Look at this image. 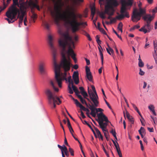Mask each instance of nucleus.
<instances>
[{
  "mask_svg": "<svg viewBox=\"0 0 157 157\" xmlns=\"http://www.w3.org/2000/svg\"><path fill=\"white\" fill-rule=\"evenodd\" d=\"M58 32L60 36L58 40L59 46L61 50L62 60L61 65L57 64L56 57V53L53 44V38L52 36L49 35L48 36V42L51 48L53 50V61L55 73V79L59 87H61L62 82L64 80L68 81L69 84H74L69 76L67 79L66 78L67 75V71L70 70V67L72 65L71 63V59L70 57L73 59L75 63H76L77 60L76 58V54L71 47V43L73 47L74 48V43L67 31H64L63 29L59 28Z\"/></svg>",
  "mask_w": 157,
  "mask_h": 157,
  "instance_id": "obj_1",
  "label": "nucleus"
},
{
  "mask_svg": "<svg viewBox=\"0 0 157 157\" xmlns=\"http://www.w3.org/2000/svg\"><path fill=\"white\" fill-rule=\"evenodd\" d=\"M63 5V3L62 2V0H58V4L54 6L53 10H51V14L53 18L54 21L56 24L59 25V24L60 19H61L64 22L65 24L67 23V20L69 15L73 13L76 16V19L78 20V18L81 19L82 17V15L80 14L76 13L75 12V9L73 7H70L68 6L66 12L63 14L59 17L60 9Z\"/></svg>",
  "mask_w": 157,
  "mask_h": 157,
  "instance_id": "obj_2",
  "label": "nucleus"
},
{
  "mask_svg": "<svg viewBox=\"0 0 157 157\" xmlns=\"http://www.w3.org/2000/svg\"><path fill=\"white\" fill-rule=\"evenodd\" d=\"M151 16L150 14L147 13L146 7L135 8L133 12L132 20L133 21L136 22L140 20L141 17L144 20H146L147 18L150 20Z\"/></svg>",
  "mask_w": 157,
  "mask_h": 157,
  "instance_id": "obj_3",
  "label": "nucleus"
},
{
  "mask_svg": "<svg viewBox=\"0 0 157 157\" xmlns=\"http://www.w3.org/2000/svg\"><path fill=\"white\" fill-rule=\"evenodd\" d=\"M71 13V15L68 16L67 23L65 24V25L66 26H70L72 32L74 33L79 30V26L84 25V22H79L78 20H76L75 14L73 13Z\"/></svg>",
  "mask_w": 157,
  "mask_h": 157,
  "instance_id": "obj_4",
  "label": "nucleus"
},
{
  "mask_svg": "<svg viewBox=\"0 0 157 157\" xmlns=\"http://www.w3.org/2000/svg\"><path fill=\"white\" fill-rule=\"evenodd\" d=\"M45 93L47 97L48 104L51 105H52L54 108H55L56 107V103L59 105L61 103L60 99L53 94L49 89H47Z\"/></svg>",
  "mask_w": 157,
  "mask_h": 157,
  "instance_id": "obj_5",
  "label": "nucleus"
},
{
  "mask_svg": "<svg viewBox=\"0 0 157 157\" xmlns=\"http://www.w3.org/2000/svg\"><path fill=\"white\" fill-rule=\"evenodd\" d=\"M19 9L13 6L6 12V15L8 18H5V20L7 21L9 24L13 22L15 20H13V19L16 18L18 13L19 14Z\"/></svg>",
  "mask_w": 157,
  "mask_h": 157,
  "instance_id": "obj_6",
  "label": "nucleus"
},
{
  "mask_svg": "<svg viewBox=\"0 0 157 157\" xmlns=\"http://www.w3.org/2000/svg\"><path fill=\"white\" fill-rule=\"evenodd\" d=\"M98 121L100 127L103 132H107L106 129L107 125V123L109 122L107 117L103 113L101 112L98 114Z\"/></svg>",
  "mask_w": 157,
  "mask_h": 157,
  "instance_id": "obj_7",
  "label": "nucleus"
},
{
  "mask_svg": "<svg viewBox=\"0 0 157 157\" xmlns=\"http://www.w3.org/2000/svg\"><path fill=\"white\" fill-rule=\"evenodd\" d=\"M121 7L120 12L121 14L116 17L117 19L121 20L125 17H128V14L127 12V7L128 6V0H121Z\"/></svg>",
  "mask_w": 157,
  "mask_h": 157,
  "instance_id": "obj_8",
  "label": "nucleus"
},
{
  "mask_svg": "<svg viewBox=\"0 0 157 157\" xmlns=\"http://www.w3.org/2000/svg\"><path fill=\"white\" fill-rule=\"evenodd\" d=\"M105 13L109 15L107 18L110 20L112 18L111 16L114 14V10L113 9V7H112L111 4L109 2H108L107 5H106L105 6Z\"/></svg>",
  "mask_w": 157,
  "mask_h": 157,
  "instance_id": "obj_9",
  "label": "nucleus"
},
{
  "mask_svg": "<svg viewBox=\"0 0 157 157\" xmlns=\"http://www.w3.org/2000/svg\"><path fill=\"white\" fill-rule=\"evenodd\" d=\"M92 89L94 91V92H90L89 90V87L88 88V93L89 95V97L90 99L92 102L96 101L97 100H98V97L96 92L95 87L93 85L91 86Z\"/></svg>",
  "mask_w": 157,
  "mask_h": 157,
  "instance_id": "obj_10",
  "label": "nucleus"
},
{
  "mask_svg": "<svg viewBox=\"0 0 157 157\" xmlns=\"http://www.w3.org/2000/svg\"><path fill=\"white\" fill-rule=\"evenodd\" d=\"M94 104H91L92 105L89 104V109L91 110V113L90 114L94 117H95L96 116V107L98 106L99 104V102L98 100H97L96 101H94V102H92Z\"/></svg>",
  "mask_w": 157,
  "mask_h": 157,
  "instance_id": "obj_11",
  "label": "nucleus"
},
{
  "mask_svg": "<svg viewBox=\"0 0 157 157\" xmlns=\"http://www.w3.org/2000/svg\"><path fill=\"white\" fill-rule=\"evenodd\" d=\"M79 73L78 71H75L74 72L72 75V78L75 84H78L79 82Z\"/></svg>",
  "mask_w": 157,
  "mask_h": 157,
  "instance_id": "obj_12",
  "label": "nucleus"
},
{
  "mask_svg": "<svg viewBox=\"0 0 157 157\" xmlns=\"http://www.w3.org/2000/svg\"><path fill=\"white\" fill-rule=\"evenodd\" d=\"M45 66V63L43 62H40L39 66V69L40 72L41 74L45 72L44 67Z\"/></svg>",
  "mask_w": 157,
  "mask_h": 157,
  "instance_id": "obj_13",
  "label": "nucleus"
},
{
  "mask_svg": "<svg viewBox=\"0 0 157 157\" xmlns=\"http://www.w3.org/2000/svg\"><path fill=\"white\" fill-rule=\"evenodd\" d=\"M150 20H149L148 18H147L146 20H144L146 21L147 24L144 26L145 27H146V28L148 29V30H150V23L151 21L152 20L153 17L152 16L150 17Z\"/></svg>",
  "mask_w": 157,
  "mask_h": 157,
  "instance_id": "obj_14",
  "label": "nucleus"
},
{
  "mask_svg": "<svg viewBox=\"0 0 157 157\" xmlns=\"http://www.w3.org/2000/svg\"><path fill=\"white\" fill-rule=\"evenodd\" d=\"M29 5L32 9H33L34 8H36L38 10H40V8L39 6L36 3L33 2H31L29 3Z\"/></svg>",
  "mask_w": 157,
  "mask_h": 157,
  "instance_id": "obj_15",
  "label": "nucleus"
},
{
  "mask_svg": "<svg viewBox=\"0 0 157 157\" xmlns=\"http://www.w3.org/2000/svg\"><path fill=\"white\" fill-rule=\"evenodd\" d=\"M98 48L99 50L100 55L101 56V64L102 65L103 64V55L102 52L103 51L102 48L100 45H99V46H98Z\"/></svg>",
  "mask_w": 157,
  "mask_h": 157,
  "instance_id": "obj_16",
  "label": "nucleus"
},
{
  "mask_svg": "<svg viewBox=\"0 0 157 157\" xmlns=\"http://www.w3.org/2000/svg\"><path fill=\"white\" fill-rule=\"evenodd\" d=\"M107 3L106 5H108V2H109L111 4L112 7H116L117 6L118 4L116 0H107Z\"/></svg>",
  "mask_w": 157,
  "mask_h": 157,
  "instance_id": "obj_17",
  "label": "nucleus"
},
{
  "mask_svg": "<svg viewBox=\"0 0 157 157\" xmlns=\"http://www.w3.org/2000/svg\"><path fill=\"white\" fill-rule=\"evenodd\" d=\"M81 94L83 95L84 98L86 99L91 104H92V102H91L92 101L91 100H90L89 98H87V97L88 96V95L86 91H83V92H81Z\"/></svg>",
  "mask_w": 157,
  "mask_h": 157,
  "instance_id": "obj_18",
  "label": "nucleus"
},
{
  "mask_svg": "<svg viewBox=\"0 0 157 157\" xmlns=\"http://www.w3.org/2000/svg\"><path fill=\"white\" fill-rule=\"evenodd\" d=\"M78 98L79 99L81 102L82 104H85L86 105L87 107H88L89 104H88L86 103V100L83 98L82 97V96L81 95H78Z\"/></svg>",
  "mask_w": 157,
  "mask_h": 157,
  "instance_id": "obj_19",
  "label": "nucleus"
},
{
  "mask_svg": "<svg viewBox=\"0 0 157 157\" xmlns=\"http://www.w3.org/2000/svg\"><path fill=\"white\" fill-rule=\"evenodd\" d=\"M128 121L131 123V125H130V127H132V124H134V119L133 117L130 116L128 113Z\"/></svg>",
  "mask_w": 157,
  "mask_h": 157,
  "instance_id": "obj_20",
  "label": "nucleus"
},
{
  "mask_svg": "<svg viewBox=\"0 0 157 157\" xmlns=\"http://www.w3.org/2000/svg\"><path fill=\"white\" fill-rule=\"evenodd\" d=\"M72 85V87L73 89V90H74V92L75 93L77 97H78V95H80V94H79V90H78V89L77 87L76 86H74V84H72V85Z\"/></svg>",
  "mask_w": 157,
  "mask_h": 157,
  "instance_id": "obj_21",
  "label": "nucleus"
},
{
  "mask_svg": "<svg viewBox=\"0 0 157 157\" xmlns=\"http://www.w3.org/2000/svg\"><path fill=\"white\" fill-rule=\"evenodd\" d=\"M94 129L98 136L100 137V139L102 140H103V137L102 135L101 134L100 132L97 128L94 127Z\"/></svg>",
  "mask_w": 157,
  "mask_h": 157,
  "instance_id": "obj_22",
  "label": "nucleus"
},
{
  "mask_svg": "<svg viewBox=\"0 0 157 157\" xmlns=\"http://www.w3.org/2000/svg\"><path fill=\"white\" fill-rule=\"evenodd\" d=\"M148 108L152 112L153 114L155 116L156 115V113L155 110V107L153 105H150L148 106Z\"/></svg>",
  "mask_w": 157,
  "mask_h": 157,
  "instance_id": "obj_23",
  "label": "nucleus"
},
{
  "mask_svg": "<svg viewBox=\"0 0 157 157\" xmlns=\"http://www.w3.org/2000/svg\"><path fill=\"white\" fill-rule=\"evenodd\" d=\"M20 8L21 12H25V10L26 9L25 6L23 4H21L20 5H19V7Z\"/></svg>",
  "mask_w": 157,
  "mask_h": 157,
  "instance_id": "obj_24",
  "label": "nucleus"
},
{
  "mask_svg": "<svg viewBox=\"0 0 157 157\" xmlns=\"http://www.w3.org/2000/svg\"><path fill=\"white\" fill-rule=\"evenodd\" d=\"M78 107H79L81 109H82L85 111H86V112H90V111L89 109H88L86 108L85 107L83 106L81 103L78 106Z\"/></svg>",
  "mask_w": 157,
  "mask_h": 157,
  "instance_id": "obj_25",
  "label": "nucleus"
},
{
  "mask_svg": "<svg viewBox=\"0 0 157 157\" xmlns=\"http://www.w3.org/2000/svg\"><path fill=\"white\" fill-rule=\"evenodd\" d=\"M86 77L90 81H92L93 79V76L91 73L86 74Z\"/></svg>",
  "mask_w": 157,
  "mask_h": 157,
  "instance_id": "obj_26",
  "label": "nucleus"
},
{
  "mask_svg": "<svg viewBox=\"0 0 157 157\" xmlns=\"http://www.w3.org/2000/svg\"><path fill=\"white\" fill-rule=\"evenodd\" d=\"M50 84L52 86L54 90L57 92L59 90V89L57 88H56L54 86V84L52 81L51 80L50 81Z\"/></svg>",
  "mask_w": 157,
  "mask_h": 157,
  "instance_id": "obj_27",
  "label": "nucleus"
},
{
  "mask_svg": "<svg viewBox=\"0 0 157 157\" xmlns=\"http://www.w3.org/2000/svg\"><path fill=\"white\" fill-rule=\"evenodd\" d=\"M91 15H92V18L93 19V17L95 14V9L94 7H92L91 8Z\"/></svg>",
  "mask_w": 157,
  "mask_h": 157,
  "instance_id": "obj_28",
  "label": "nucleus"
},
{
  "mask_svg": "<svg viewBox=\"0 0 157 157\" xmlns=\"http://www.w3.org/2000/svg\"><path fill=\"white\" fill-rule=\"evenodd\" d=\"M71 99L75 101L76 106L78 107L80 105V103L78 101L77 99H75L73 97H71Z\"/></svg>",
  "mask_w": 157,
  "mask_h": 157,
  "instance_id": "obj_29",
  "label": "nucleus"
},
{
  "mask_svg": "<svg viewBox=\"0 0 157 157\" xmlns=\"http://www.w3.org/2000/svg\"><path fill=\"white\" fill-rule=\"evenodd\" d=\"M25 12H21V15L20 16H19V15L18 16L19 17V19L20 20H23L25 14Z\"/></svg>",
  "mask_w": 157,
  "mask_h": 157,
  "instance_id": "obj_30",
  "label": "nucleus"
},
{
  "mask_svg": "<svg viewBox=\"0 0 157 157\" xmlns=\"http://www.w3.org/2000/svg\"><path fill=\"white\" fill-rule=\"evenodd\" d=\"M63 151L64 153H65V154L66 156L67 157L69 156V154L68 151L66 147H65Z\"/></svg>",
  "mask_w": 157,
  "mask_h": 157,
  "instance_id": "obj_31",
  "label": "nucleus"
},
{
  "mask_svg": "<svg viewBox=\"0 0 157 157\" xmlns=\"http://www.w3.org/2000/svg\"><path fill=\"white\" fill-rule=\"evenodd\" d=\"M125 111H123V113L124 118L126 120L128 119V111L125 108Z\"/></svg>",
  "mask_w": 157,
  "mask_h": 157,
  "instance_id": "obj_32",
  "label": "nucleus"
},
{
  "mask_svg": "<svg viewBox=\"0 0 157 157\" xmlns=\"http://www.w3.org/2000/svg\"><path fill=\"white\" fill-rule=\"evenodd\" d=\"M43 25L47 29H49L50 28L49 25L46 22H43Z\"/></svg>",
  "mask_w": 157,
  "mask_h": 157,
  "instance_id": "obj_33",
  "label": "nucleus"
},
{
  "mask_svg": "<svg viewBox=\"0 0 157 157\" xmlns=\"http://www.w3.org/2000/svg\"><path fill=\"white\" fill-rule=\"evenodd\" d=\"M123 26L121 22H120L118 25L117 29L119 30L121 32H122V27Z\"/></svg>",
  "mask_w": 157,
  "mask_h": 157,
  "instance_id": "obj_34",
  "label": "nucleus"
},
{
  "mask_svg": "<svg viewBox=\"0 0 157 157\" xmlns=\"http://www.w3.org/2000/svg\"><path fill=\"white\" fill-rule=\"evenodd\" d=\"M112 141L113 142L116 149L119 147V144L117 141H115L113 140H112Z\"/></svg>",
  "mask_w": 157,
  "mask_h": 157,
  "instance_id": "obj_35",
  "label": "nucleus"
},
{
  "mask_svg": "<svg viewBox=\"0 0 157 157\" xmlns=\"http://www.w3.org/2000/svg\"><path fill=\"white\" fill-rule=\"evenodd\" d=\"M70 85H71L70 84H69L68 85V90L69 91V93L70 94H73V92L70 86Z\"/></svg>",
  "mask_w": 157,
  "mask_h": 157,
  "instance_id": "obj_36",
  "label": "nucleus"
},
{
  "mask_svg": "<svg viewBox=\"0 0 157 157\" xmlns=\"http://www.w3.org/2000/svg\"><path fill=\"white\" fill-rule=\"evenodd\" d=\"M116 150L119 157H122V154L120 150V147L116 149Z\"/></svg>",
  "mask_w": 157,
  "mask_h": 157,
  "instance_id": "obj_37",
  "label": "nucleus"
},
{
  "mask_svg": "<svg viewBox=\"0 0 157 157\" xmlns=\"http://www.w3.org/2000/svg\"><path fill=\"white\" fill-rule=\"evenodd\" d=\"M69 151L70 152L71 155L72 156L74 155V151L70 147L68 149Z\"/></svg>",
  "mask_w": 157,
  "mask_h": 157,
  "instance_id": "obj_38",
  "label": "nucleus"
},
{
  "mask_svg": "<svg viewBox=\"0 0 157 157\" xmlns=\"http://www.w3.org/2000/svg\"><path fill=\"white\" fill-rule=\"evenodd\" d=\"M138 65L140 67H144V63L142 62V60L139 61Z\"/></svg>",
  "mask_w": 157,
  "mask_h": 157,
  "instance_id": "obj_39",
  "label": "nucleus"
},
{
  "mask_svg": "<svg viewBox=\"0 0 157 157\" xmlns=\"http://www.w3.org/2000/svg\"><path fill=\"white\" fill-rule=\"evenodd\" d=\"M84 35L88 38V39L90 41H91L92 40L90 35L86 32H85Z\"/></svg>",
  "mask_w": 157,
  "mask_h": 157,
  "instance_id": "obj_40",
  "label": "nucleus"
},
{
  "mask_svg": "<svg viewBox=\"0 0 157 157\" xmlns=\"http://www.w3.org/2000/svg\"><path fill=\"white\" fill-rule=\"evenodd\" d=\"M72 2L74 3H76L77 2H83L84 0H71Z\"/></svg>",
  "mask_w": 157,
  "mask_h": 157,
  "instance_id": "obj_41",
  "label": "nucleus"
},
{
  "mask_svg": "<svg viewBox=\"0 0 157 157\" xmlns=\"http://www.w3.org/2000/svg\"><path fill=\"white\" fill-rule=\"evenodd\" d=\"M58 147L61 150V151H63L64 148L65 147H66L64 145H63V146H61L59 144L58 145Z\"/></svg>",
  "mask_w": 157,
  "mask_h": 157,
  "instance_id": "obj_42",
  "label": "nucleus"
},
{
  "mask_svg": "<svg viewBox=\"0 0 157 157\" xmlns=\"http://www.w3.org/2000/svg\"><path fill=\"white\" fill-rule=\"evenodd\" d=\"M13 4L15 6H17L18 7H19V4L18 3V0H13Z\"/></svg>",
  "mask_w": 157,
  "mask_h": 157,
  "instance_id": "obj_43",
  "label": "nucleus"
},
{
  "mask_svg": "<svg viewBox=\"0 0 157 157\" xmlns=\"http://www.w3.org/2000/svg\"><path fill=\"white\" fill-rule=\"evenodd\" d=\"M104 135L106 138V139L107 140H108L109 138V134L108 132H107L104 131Z\"/></svg>",
  "mask_w": 157,
  "mask_h": 157,
  "instance_id": "obj_44",
  "label": "nucleus"
},
{
  "mask_svg": "<svg viewBox=\"0 0 157 157\" xmlns=\"http://www.w3.org/2000/svg\"><path fill=\"white\" fill-rule=\"evenodd\" d=\"M68 126L69 128L70 132H71V134H72V132H74V131L71 127V124L69 125V126Z\"/></svg>",
  "mask_w": 157,
  "mask_h": 157,
  "instance_id": "obj_45",
  "label": "nucleus"
},
{
  "mask_svg": "<svg viewBox=\"0 0 157 157\" xmlns=\"http://www.w3.org/2000/svg\"><path fill=\"white\" fill-rule=\"evenodd\" d=\"M117 19L116 17L115 18H112L111 19H110V23H113L115 22L116 21Z\"/></svg>",
  "mask_w": 157,
  "mask_h": 157,
  "instance_id": "obj_46",
  "label": "nucleus"
},
{
  "mask_svg": "<svg viewBox=\"0 0 157 157\" xmlns=\"http://www.w3.org/2000/svg\"><path fill=\"white\" fill-rule=\"evenodd\" d=\"M145 72L142 70L141 69H140V72H139V74L141 76L144 75V74Z\"/></svg>",
  "mask_w": 157,
  "mask_h": 157,
  "instance_id": "obj_47",
  "label": "nucleus"
},
{
  "mask_svg": "<svg viewBox=\"0 0 157 157\" xmlns=\"http://www.w3.org/2000/svg\"><path fill=\"white\" fill-rule=\"evenodd\" d=\"M90 128V129L93 132L94 134V135L96 137H97V136L96 135V134H95V131H94V129H93V128H92V127L91 126L90 124L89 125H88V126Z\"/></svg>",
  "mask_w": 157,
  "mask_h": 157,
  "instance_id": "obj_48",
  "label": "nucleus"
},
{
  "mask_svg": "<svg viewBox=\"0 0 157 157\" xmlns=\"http://www.w3.org/2000/svg\"><path fill=\"white\" fill-rule=\"evenodd\" d=\"M105 13H101L100 14V17L103 19H104L105 18Z\"/></svg>",
  "mask_w": 157,
  "mask_h": 157,
  "instance_id": "obj_49",
  "label": "nucleus"
},
{
  "mask_svg": "<svg viewBox=\"0 0 157 157\" xmlns=\"http://www.w3.org/2000/svg\"><path fill=\"white\" fill-rule=\"evenodd\" d=\"M140 121L141 122L142 125L143 126H144L145 125V124L144 122L145 121V120L144 118L143 117H142V118L140 119Z\"/></svg>",
  "mask_w": 157,
  "mask_h": 157,
  "instance_id": "obj_50",
  "label": "nucleus"
},
{
  "mask_svg": "<svg viewBox=\"0 0 157 157\" xmlns=\"http://www.w3.org/2000/svg\"><path fill=\"white\" fill-rule=\"evenodd\" d=\"M86 74L91 73L90 68L87 66L86 67Z\"/></svg>",
  "mask_w": 157,
  "mask_h": 157,
  "instance_id": "obj_51",
  "label": "nucleus"
},
{
  "mask_svg": "<svg viewBox=\"0 0 157 157\" xmlns=\"http://www.w3.org/2000/svg\"><path fill=\"white\" fill-rule=\"evenodd\" d=\"M133 0H128V6H131L133 3Z\"/></svg>",
  "mask_w": 157,
  "mask_h": 157,
  "instance_id": "obj_52",
  "label": "nucleus"
},
{
  "mask_svg": "<svg viewBox=\"0 0 157 157\" xmlns=\"http://www.w3.org/2000/svg\"><path fill=\"white\" fill-rule=\"evenodd\" d=\"M132 106L134 109L137 112H139V110L137 107L135 105L133 104H132Z\"/></svg>",
  "mask_w": 157,
  "mask_h": 157,
  "instance_id": "obj_53",
  "label": "nucleus"
},
{
  "mask_svg": "<svg viewBox=\"0 0 157 157\" xmlns=\"http://www.w3.org/2000/svg\"><path fill=\"white\" fill-rule=\"evenodd\" d=\"M74 39L75 41H77L78 40V36L76 34L75 35L74 37Z\"/></svg>",
  "mask_w": 157,
  "mask_h": 157,
  "instance_id": "obj_54",
  "label": "nucleus"
},
{
  "mask_svg": "<svg viewBox=\"0 0 157 157\" xmlns=\"http://www.w3.org/2000/svg\"><path fill=\"white\" fill-rule=\"evenodd\" d=\"M107 46H108V48L110 52H111L112 53H113L114 51L113 50L109 47L108 44H107Z\"/></svg>",
  "mask_w": 157,
  "mask_h": 157,
  "instance_id": "obj_55",
  "label": "nucleus"
},
{
  "mask_svg": "<svg viewBox=\"0 0 157 157\" xmlns=\"http://www.w3.org/2000/svg\"><path fill=\"white\" fill-rule=\"evenodd\" d=\"M3 5H4V7L3 8H2L1 7H0V9H1L0 11H1L3 10H4L6 7V4L5 2H3Z\"/></svg>",
  "mask_w": 157,
  "mask_h": 157,
  "instance_id": "obj_56",
  "label": "nucleus"
},
{
  "mask_svg": "<svg viewBox=\"0 0 157 157\" xmlns=\"http://www.w3.org/2000/svg\"><path fill=\"white\" fill-rule=\"evenodd\" d=\"M3 5H4V7L3 8H2L1 7H0V9H1L0 11H1L3 10H4L6 7V4L5 2H3Z\"/></svg>",
  "mask_w": 157,
  "mask_h": 157,
  "instance_id": "obj_57",
  "label": "nucleus"
},
{
  "mask_svg": "<svg viewBox=\"0 0 157 157\" xmlns=\"http://www.w3.org/2000/svg\"><path fill=\"white\" fill-rule=\"evenodd\" d=\"M64 144H66V145L67 146L70 147V146L69 145V144H68V143H67V142L66 138L65 136V138H64Z\"/></svg>",
  "mask_w": 157,
  "mask_h": 157,
  "instance_id": "obj_58",
  "label": "nucleus"
},
{
  "mask_svg": "<svg viewBox=\"0 0 157 157\" xmlns=\"http://www.w3.org/2000/svg\"><path fill=\"white\" fill-rule=\"evenodd\" d=\"M113 32L116 34L117 37L120 39H121V36H120L117 33V32L114 30L113 29Z\"/></svg>",
  "mask_w": 157,
  "mask_h": 157,
  "instance_id": "obj_59",
  "label": "nucleus"
},
{
  "mask_svg": "<svg viewBox=\"0 0 157 157\" xmlns=\"http://www.w3.org/2000/svg\"><path fill=\"white\" fill-rule=\"evenodd\" d=\"M155 62L156 64L157 65V56H155L154 54L153 55Z\"/></svg>",
  "mask_w": 157,
  "mask_h": 157,
  "instance_id": "obj_60",
  "label": "nucleus"
},
{
  "mask_svg": "<svg viewBox=\"0 0 157 157\" xmlns=\"http://www.w3.org/2000/svg\"><path fill=\"white\" fill-rule=\"evenodd\" d=\"M85 60L86 62V64L87 65H89L90 64V61L87 58H85Z\"/></svg>",
  "mask_w": 157,
  "mask_h": 157,
  "instance_id": "obj_61",
  "label": "nucleus"
},
{
  "mask_svg": "<svg viewBox=\"0 0 157 157\" xmlns=\"http://www.w3.org/2000/svg\"><path fill=\"white\" fill-rule=\"evenodd\" d=\"M147 129L150 132H154V130L153 128H150L148 127Z\"/></svg>",
  "mask_w": 157,
  "mask_h": 157,
  "instance_id": "obj_62",
  "label": "nucleus"
},
{
  "mask_svg": "<svg viewBox=\"0 0 157 157\" xmlns=\"http://www.w3.org/2000/svg\"><path fill=\"white\" fill-rule=\"evenodd\" d=\"M110 132L114 136V135H116V132L115 130H113L112 129Z\"/></svg>",
  "mask_w": 157,
  "mask_h": 157,
  "instance_id": "obj_63",
  "label": "nucleus"
},
{
  "mask_svg": "<svg viewBox=\"0 0 157 157\" xmlns=\"http://www.w3.org/2000/svg\"><path fill=\"white\" fill-rule=\"evenodd\" d=\"M154 50L155 54H154L155 56H157V48H154Z\"/></svg>",
  "mask_w": 157,
  "mask_h": 157,
  "instance_id": "obj_64",
  "label": "nucleus"
}]
</instances>
